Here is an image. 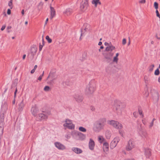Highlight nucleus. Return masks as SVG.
<instances>
[{
  "label": "nucleus",
  "instance_id": "a18cd8bd",
  "mask_svg": "<svg viewBox=\"0 0 160 160\" xmlns=\"http://www.w3.org/2000/svg\"><path fill=\"white\" fill-rule=\"evenodd\" d=\"M8 5L9 7H11V8L12 9V2H9L8 3Z\"/></svg>",
  "mask_w": 160,
  "mask_h": 160
},
{
  "label": "nucleus",
  "instance_id": "9d476101",
  "mask_svg": "<svg viewBox=\"0 0 160 160\" xmlns=\"http://www.w3.org/2000/svg\"><path fill=\"white\" fill-rule=\"evenodd\" d=\"M135 143L133 140L130 139L128 142L126 149L127 151H130L135 147Z\"/></svg>",
  "mask_w": 160,
  "mask_h": 160
},
{
  "label": "nucleus",
  "instance_id": "338daca9",
  "mask_svg": "<svg viewBox=\"0 0 160 160\" xmlns=\"http://www.w3.org/2000/svg\"><path fill=\"white\" fill-rule=\"evenodd\" d=\"M102 43L100 41L99 42L98 45L99 46L101 45Z\"/></svg>",
  "mask_w": 160,
  "mask_h": 160
},
{
  "label": "nucleus",
  "instance_id": "423d86ee",
  "mask_svg": "<svg viewBox=\"0 0 160 160\" xmlns=\"http://www.w3.org/2000/svg\"><path fill=\"white\" fill-rule=\"evenodd\" d=\"M108 123L118 129L120 130L123 128V126L121 123L114 120L108 121Z\"/></svg>",
  "mask_w": 160,
  "mask_h": 160
},
{
  "label": "nucleus",
  "instance_id": "a211bd4d",
  "mask_svg": "<svg viewBox=\"0 0 160 160\" xmlns=\"http://www.w3.org/2000/svg\"><path fill=\"white\" fill-rule=\"evenodd\" d=\"M37 51V48L35 45H33L31 47L30 52L33 55H35Z\"/></svg>",
  "mask_w": 160,
  "mask_h": 160
},
{
  "label": "nucleus",
  "instance_id": "20e7f679",
  "mask_svg": "<svg viewBox=\"0 0 160 160\" xmlns=\"http://www.w3.org/2000/svg\"><path fill=\"white\" fill-rule=\"evenodd\" d=\"M91 30L90 25L88 23H84L83 27L81 29V36L80 39H82L81 37L84 36L87 33H88Z\"/></svg>",
  "mask_w": 160,
  "mask_h": 160
},
{
  "label": "nucleus",
  "instance_id": "13d9d810",
  "mask_svg": "<svg viewBox=\"0 0 160 160\" xmlns=\"http://www.w3.org/2000/svg\"><path fill=\"white\" fill-rule=\"evenodd\" d=\"M126 43V41H122V44L123 45H124Z\"/></svg>",
  "mask_w": 160,
  "mask_h": 160
},
{
  "label": "nucleus",
  "instance_id": "dca6fc26",
  "mask_svg": "<svg viewBox=\"0 0 160 160\" xmlns=\"http://www.w3.org/2000/svg\"><path fill=\"white\" fill-rule=\"evenodd\" d=\"M95 145L94 142L92 139L90 138L88 143L89 149L91 150H93L94 149Z\"/></svg>",
  "mask_w": 160,
  "mask_h": 160
},
{
  "label": "nucleus",
  "instance_id": "4d7b16f0",
  "mask_svg": "<svg viewBox=\"0 0 160 160\" xmlns=\"http://www.w3.org/2000/svg\"><path fill=\"white\" fill-rule=\"evenodd\" d=\"M5 26H2L1 28V30L3 31L5 29Z\"/></svg>",
  "mask_w": 160,
  "mask_h": 160
},
{
  "label": "nucleus",
  "instance_id": "a878e982",
  "mask_svg": "<svg viewBox=\"0 0 160 160\" xmlns=\"http://www.w3.org/2000/svg\"><path fill=\"white\" fill-rule=\"evenodd\" d=\"M92 4L94 5L95 7H97L98 4H99V5L101 4V2L99 1V0H92Z\"/></svg>",
  "mask_w": 160,
  "mask_h": 160
},
{
  "label": "nucleus",
  "instance_id": "473e14b6",
  "mask_svg": "<svg viewBox=\"0 0 160 160\" xmlns=\"http://www.w3.org/2000/svg\"><path fill=\"white\" fill-rule=\"evenodd\" d=\"M156 96V98H154L155 99H156V100L157 101H158L159 99V94L158 92H156L155 93Z\"/></svg>",
  "mask_w": 160,
  "mask_h": 160
},
{
  "label": "nucleus",
  "instance_id": "c756f323",
  "mask_svg": "<svg viewBox=\"0 0 160 160\" xmlns=\"http://www.w3.org/2000/svg\"><path fill=\"white\" fill-rule=\"evenodd\" d=\"M144 80L145 83L147 84L148 81H149V78L147 76L145 75L144 77Z\"/></svg>",
  "mask_w": 160,
  "mask_h": 160
},
{
  "label": "nucleus",
  "instance_id": "603ef678",
  "mask_svg": "<svg viewBox=\"0 0 160 160\" xmlns=\"http://www.w3.org/2000/svg\"><path fill=\"white\" fill-rule=\"evenodd\" d=\"M46 39L47 40H52L48 36H47L46 37Z\"/></svg>",
  "mask_w": 160,
  "mask_h": 160
},
{
  "label": "nucleus",
  "instance_id": "b1692460",
  "mask_svg": "<svg viewBox=\"0 0 160 160\" xmlns=\"http://www.w3.org/2000/svg\"><path fill=\"white\" fill-rule=\"evenodd\" d=\"M73 12V10L71 8H68L64 12V13L67 15H69L71 14Z\"/></svg>",
  "mask_w": 160,
  "mask_h": 160
},
{
  "label": "nucleus",
  "instance_id": "cd10ccee",
  "mask_svg": "<svg viewBox=\"0 0 160 160\" xmlns=\"http://www.w3.org/2000/svg\"><path fill=\"white\" fill-rule=\"evenodd\" d=\"M4 125V120L0 119V128H2V130H3V127Z\"/></svg>",
  "mask_w": 160,
  "mask_h": 160
},
{
  "label": "nucleus",
  "instance_id": "f704fd0d",
  "mask_svg": "<svg viewBox=\"0 0 160 160\" xmlns=\"http://www.w3.org/2000/svg\"><path fill=\"white\" fill-rule=\"evenodd\" d=\"M0 119L4 120V113H1L0 115Z\"/></svg>",
  "mask_w": 160,
  "mask_h": 160
},
{
  "label": "nucleus",
  "instance_id": "49530a36",
  "mask_svg": "<svg viewBox=\"0 0 160 160\" xmlns=\"http://www.w3.org/2000/svg\"><path fill=\"white\" fill-rule=\"evenodd\" d=\"M18 91V89L17 88H16L15 91L14 93V98H15L16 97V93Z\"/></svg>",
  "mask_w": 160,
  "mask_h": 160
},
{
  "label": "nucleus",
  "instance_id": "412c9836",
  "mask_svg": "<svg viewBox=\"0 0 160 160\" xmlns=\"http://www.w3.org/2000/svg\"><path fill=\"white\" fill-rule=\"evenodd\" d=\"M77 136L79 139L80 140H83L85 139L86 138L85 135L80 132L78 133Z\"/></svg>",
  "mask_w": 160,
  "mask_h": 160
},
{
  "label": "nucleus",
  "instance_id": "2eb2a0df",
  "mask_svg": "<svg viewBox=\"0 0 160 160\" xmlns=\"http://www.w3.org/2000/svg\"><path fill=\"white\" fill-rule=\"evenodd\" d=\"M38 111L39 110L36 106L32 107L31 108L32 114L34 117L37 115Z\"/></svg>",
  "mask_w": 160,
  "mask_h": 160
},
{
  "label": "nucleus",
  "instance_id": "f03ea898",
  "mask_svg": "<svg viewBox=\"0 0 160 160\" xmlns=\"http://www.w3.org/2000/svg\"><path fill=\"white\" fill-rule=\"evenodd\" d=\"M96 82L94 80H91L87 86L85 92L87 94H92L96 90Z\"/></svg>",
  "mask_w": 160,
  "mask_h": 160
},
{
  "label": "nucleus",
  "instance_id": "bf43d9fd",
  "mask_svg": "<svg viewBox=\"0 0 160 160\" xmlns=\"http://www.w3.org/2000/svg\"><path fill=\"white\" fill-rule=\"evenodd\" d=\"M21 13H22V15H23L24 14V9H22L21 11Z\"/></svg>",
  "mask_w": 160,
  "mask_h": 160
},
{
  "label": "nucleus",
  "instance_id": "680f3d73",
  "mask_svg": "<svg viewBox=\"0 0 160 160\" xmlns=\"http://www.w3.org/2000/svg\"><path fill=\"white\" fill-rule=\"evenodd\" d=\"M142 122L144 124V125H145L146 124V123L145 121L144 120H142Z\"/></svg>",
  "mask_w": 160,
  "mask_h": 160
},
{
  "label": "nucleus",
  "instance_id": "3c124183",
  "mask_svg": "<svg viewBox=\"0 0 160 160\" xmlns=\"http://www.w3.org/2000/svg\"><path fill=\"white\" fill-rule=\"evenodd\" d=\"M145 0H141L139 1V2L141 3H144L145 2Z\"/></svg>",
  "mask_w": 160,
  "mask_h": 160
},
{
  "label": "nucleus",
  "instance_id": "052dcab7",
  "mask_svg": "<svg viewBox=\"0 0 160 160\" xmlns=\"http://www.w3.org/2000/svg\"><path fill=\"white\" fill-rule=\"evenodd\" d=\"M104 48L103 46H101L100 47V49L99 50V51L100 52L101 51V49H102Z\"/></svg>",
  "mask_w": 160,
  "mask_h": 160
},
{
  "label": "nucleus",
  "instance_id": "4468645a",
  "mask_svg": "<svg viewBox=\"0 0 160 160\" xmlns=\"http://www.w3.org/2000/svg\"><path fill=\"white\" fill-rule=\"evenodd\" d=\"M113 54V52H110L105 54V58L107 59L106 61L108 62H110L112 61V58Z\"/></svg>",
  "mask_w": 160,
  "mask_h": 160
},
{
  "label": "nucleus",
  "instance_id": "0eeeda50",
  "mask_svg": "<svg viewBox=\"0 0 160 160\" xmlns=\"http://www.w3.org/2000/svg\"><path fill=\"white\" fill-rule=\"evenodd\" d=\"M88 7V0H82L80 3V9L81 10L84 12L87 10Z\"/></svg>",
  "mask_w": 160,
  "mask_h": 160
},
{
  "label": "nucleus",
  "instance_id": "6e6d98bb",
  "mask_svg": "<svg viewBox=\"0 0 160 160\" xmlns=\"http://www.w3.org/2000/svg\"><path fill=\"white\" fill-rule=\"evenodd\" d=\"M42 77L40 75L39 76V77L38 78V80L41 81L42 79Z\"/></svg>",
  "mask_w": 160,
  "mask_h": 160
},
{
  "label": "nucleus",
  "instance_id": "72a5a7b5",
  "mask_svg": "<svg viewBox=\"0 0 160 160\" xmlns=\"http://www.w3.org/2000/svg\"><path fill=\"white\" fill-rule=\"evenodd\" d=\"M154 66V64H152L148 68L149 71H150V72L152 71L153 69Z\"/></svg>",
  "mask_w": 160,
  "mask_h": 160
},
{
  "label": "nucleus",
  "instance_id": "f3484780",
  "mask_svg": "<svg viewBox=\"0 0 160 160\" xmlns=\"http://www.w3.org/2000/svg\"><path fill=\"white\" fill-rule=\"evenodd\" d=\"M63 126L64 127L71 129H74L75 128V125L72 123H65L63 124Z\"/></svg>",
  "mask_w": 160,
  "mask_h": 160
},
{
  "label": "nucleus",
  "instance_id": "5fc2aeb1",
  "mask_svg": "<svg viewBox=\"0 0 160 160\" xmlns=\"http://www.w3.org/2000/svg\"><path fill=\"white\" fill-rule=\"evenodd\" d=\"M35 70H34V69H32V70L31 71V73L32 74L33 73H34V72H35Z\"/></svg>",
  "mask_w": 160,
  "mask_h": 160
},
{
  "label": "nucleus",
  "instance_id": "ddd939ff",
  "mask_svg": "<svg viewBox=\"0 0 160 160\" xmlns=\"http://www.w3.org/2000/svg\"><path fill=\"white\" fill-rule=\"evenodd\" d=\"M75 100L78 102H80L82 101L83 98L82 96L79 94H76L73 96Z\"/></svg>",
  "mask_w": 160,
  "mask_h": 160
},
{
  "label": "nucleus",
  "instance_id": "5701e85b",
  "mask_svg": "<svg viewBox=\"0 0 160 160\" xmlns=\"http://www.w3.org/2000/svg\"><path fill=\"white\" fill-rule=\"evenodd\" d=\"M24 106L25 104L24 103V99H23L21 102L18 105V109L19 110H22L24 107Z\"/></svg>",
  "mask_w": 160,
  "mask_h": 160
},
{
  "label": "nucleus",
  "instance_id": "864d4df0",
  "mask_svg": "<svg viewBox=\"0 0 160 160\" xmlns=\"http://www.w3.org/2000/svg\"><path fill=\"white\" fill-rule=\"evenodd\" d=\"M7 14L8 15L10 14L11 13V10L10 9H8L7 11Z\"/></svg>",
  "mask_w": 160,
  "mask_h": 160
},
{
  "label": "nucleus",
  "instance_id": "e2e57ef3",
  "mask_svg": "<svg viewBox=\"0 0 160 160\" xmlns=\"http://www.w3.org/2000/svg\"><path fill=\"white\" fill-rule=\"evenodd\" d=\"M26 56V55L25 54H24L23 55V57H22L23 59H25V58Z\"/></svg>",
  "mask_w": 160,
  "mask_h": 160
},
{
  "label": "nucleus",
  "instance_id": "37998d69",
  "mask_svg": "<svg viewBox=\"0 0 160 160\" xmlns=\"http://www.w3.org/2000/svg\"><path fill=\"white\" fill-rule=\"evenodd\" d=\"M119 132L120 134L121 135V136H123V131L122 130H119Z\"/></svg>",
  "mask_w": 160,
  "mask_h": 160
},
{
  "label": "nucleus",
  "instance_id": "39448f33",
  "mask_svg": "<svg viewBox=\"0 0 160 160\" xmlns=\"http://www.w3.org/2000/svg\"><path fill=\"white\" fill-rule=\"evenodd\" d=\"M56 72V70L55 69L53 68L51 70L49 75L47 78V79L49 78H51L50 80L48 82V83H52L54 80L56 79L57 76L55 74Z\"/></svg>",
  "mask_w": 160,
  "mask_h": 160
},
{
  "label": "nucleus",
  "instance_id": "c85d7f7f",
  "mask_svg": "<svg viewBox=\"0 0 160 160\" xmlns=\"http://www.w3.org/2000/svg\"><path fill=\"white\" fill-rule=\"evenodd\" d=\"M105 136L106 138L108 139H109L110 138L111 136V133L108 131H106L105 133Z\"/></svg>",
  "mask_w": 160,
  "mask_h": 160
},
{
  "label": "nucleus",
  "instance_id": "1a4fd4ad",
  "mask_svg": "<svg viewBox=\"0 0 160 160\" xmlns=\"http://www.w3.org/2000/svg\"><path fill=\"white\" fill-rule=\"evenodd\" d=\"M119 140L120 138L118 137L115 138L110 143V148L111 149H113L116 147Z\"/></svg>",
  "mask_w": 160,
  "mask_h": 160
},
{
  "label": "nucleus",
  "instance_id": "9b49d317",
  "mask_svg": "<svg viewBox=\"0 0 160 160\" xmlns=\"http://www.w3.org/2000/svg\"><path fill=\"white\" fill-rule=\"evenodd\" d=\"M138 133L140 136L143 138H146L148 136L146 131L143 129L141 128L139 129Z\"/></svg>",
  "mask_w": 160,
  "mask_h": 160
},
{
  "label": "nucleus",
  "instance_id": "7c9ffc66",
  "mask_svg": "<svg viewBox=\"0 0 160 160\" xmlns=\"http://www.w3.org/2000/svg\"><path fill=\"white\" fill-rule=\"evenodd\" d=\"M44 41H42V44H41L40 43L39 44V52H40L42 50V47L44 45Z\"/></svg>",
  "mask_w": 160,
  "mask_h": 160
},
{
  "label": "nucleus",
  "instance_id": "a19ab883",
  "mask_svg": "<svg viewBox=\"0 0 160 160\" xmlns=\"http://www.w3.org/2000/svg\"><path fill=\"white\" fill-rule=\"evenodd\" d=\"M133 115L135 118H137L138 116V113L136 112H134L133 113Z\"/></svg>",
  "mask_w": 160,
  "mask_h": 160
},
{
  "label": "nucleus",
  "instance_id": "6e6552de",
  "mask_svg": "<svg viewBox=\"0 0 160 160\" xmlns=\"http://www.w3.org/2000/svg\"><path fill=\"white\" fill-rule=\"evenodd\" d=\"M37 121H40L42 120H46L48 118V116L43 113H39L36 117Z\"/></svg>",
  "mask_w": 160,
  "mask_h": 160
},
{
  "label": "nucleus",
  "instance_id": "79ce46f5",
  "mask_svg": "<svg viewBox=\"0 0 160 160\" xmlns=\"http://www.w3.org/2000/svg\"><path fill=\"white\" fill-rule=\"evenodd\" d=\"M156 13L157 16L160 19V15L157 9L156 10Z\"/></svg>",
  "mask_w": 160,
  "mask_h": 160
},
{
  "label": "nucleus",
  "instance_id": "c03bdc74",
  "mask_svg": "<svg viewBox=\"0 0 160 160\" xmlns=\"http://www.w3.org/2000/svg\"><path fill=\"white\" fill-rule=\"evenodd\" d=\"M138 112L140 115H142V117L143 118L144 117V115L142 114V111L141 110L138 109Z\"/></svg>",
  "mask_w": 160,
  "mask_h": 160
},
{
  "label": "nucleus",
  "instance_id": "2f4dec72",
  "mask_svg": "<svg viewBox=\"0 0 160 160\" xmlns=\"http://www.w3.org/2000/svg\"><path fill=\"white\" fill-rule=\"evenodd\" d=\"M79 131L83 132H85L86 131V129L82 127H79Z\"/></svg>",
  "mask_w": 160,
  "mask_h": 160
},
{
  "label": "nucleus",
  "instance_id": "09e8293b",
  "mask_svg": "<svg viewBox=\"0 0 160 160\" xmlns=\"http://www.w3.org/2000/svg\"><path fill=\"white\" fill-rule=\"evenodd\" d=\"M149 95V93L148 91H145V96L146 97H147Z\"/></svg>",
  "mask_w": 160,
  "mask_h": 160
},
{
  "label": "nucleus",
  "instance_id": "f8f14e48",
  "mask_svg": "<svg viewBox=\"0 0 160 160\" xmlns=\"http://www.w3.org/2000/svg\"><path fill=\"white\" fill-rule=\"evenodd\" d=\"M54 145L55 147L59 150H63L66 149L65 146L59 142H55Z\"/></svg>",
  "mask_w": 160,
  "mask_h": 160
},
{
  "label": "nucleus",
  "instance_id": "393cba45",
  "mask_svg": "<svg viewBox=\"0 0 160 160\" xmlns=\"http://www.w3.org/2000/svg\"><path fill=\"white\" fill-rule=\"evenodd\" d=\"M115 48V47L114 46L112 45L109 46L106 48L105 50L107 51H112V50H114Z\"/></svg>",
  "mask_w": 160,
  "mask_h": 160
},
{
  "label": "nucleus",
  "instance_id": "69168bd1",
  "mask_svg": "<svg viewBox=\"0 0 160 160\" xmlns=\"http://www.w3.org/2000/svg\"><path fill=\"white\" fill-rule=\"evenodd\" d=\"M11 28H12L11 27V26H9L7 27V28L8 29H10Z\"/></svg>",
  "mask_w": 160,
  "mask_h": 160
},
{
  "label": "nucleus",
  "instance_id": "bb28decb",
  "mask_svg": "<svg viewBox=\"0 0 160 160\" xmlns=\"http://www.w3.org/2000/svg\"><path fill=\"white\" fill-rule=\"evenodd\" d=\"M98 141L101 143H102L105 140L104 138L102 136H98Z\"/></svg>",
  "mask_w": 160,
  "mask_h": 160
},
{
  "label": "nucleus",
  "instance_id": "de8ad7c7",
  "mask_svg": "<svg viewBox=\"0 0 160 160\" xmlns=\"http://www.w3.org/2000/svg\"><path fill=\"white\" fill-rule=\"evenodd\" d=\"M90 109L92 111H94L95 110V108L94 106H91L90 107Z\"/></svg>",
  "mask_w": 160,
  "mask_h": 160
},
{
  "label": "nucleus",
  "instance_id": "c9c22d12",
  "mask_svg": "<svg viewBox=\"0 0 160 160\" xmlns=\"http://www.w3.org/2000/svg\"><path fill=\"white\" fill-rule=\"evenodd\" d=\"M160 72L158 68H157L155 71L154 74L155 75H158L159 74Z\"/></svg>",
  "mask_w": 160,
  "mask_h": 160
},
{
  "label": "nucleus",
  "instance_id": "e433bc0d",
  "mask_svg": "<svg viewBox=\"0 0 160 160\" xmlns=\"http://www.w3.org/2000/svg\"><path fill=\"white\" fill-rule=\"evenodd\" d=\"M50 89V87L48 86H46L44 88V90L45 91H48Z\"/></svg>",
  "mask_w": 160,
  "mask_h": 160
},
{
  "label": "nucleus",
  "instance_id": "774afa93",
  "mask_svg": "<svg viewBox=\"0 0 160 160\" xmlns=\"http://www.w3.org/2000/svg\"><path fill=\"white\" fill-rule=\"evenodd\" d=\"M158 82L160 83V76L158 78Z\"/></svg>",
  "mask_w": 160,
  "mask_h": 160
},
{
  "label": "nucleus",
  "instance_id": "0e129e2a",
  "mask_svg": "<svg viewBox=\"0 0 160 160\" xmlns=\"http://www.w3.org/2000/svg\"><path fill=\"white\" fill-rule=\"evenodd\" d=\"M37 68V65H35L34 67V70H36V68Z\"/></svg>",
  "mask_w": 160,
  "mask_h": 160
},
{
  "label": "nucleus",
  "instance_id": "58836bf2",
  "mask_svg": "<svg viewBox=\"0 0 160 160\" xmlns=\"http://www.w3.org/2000/svg\"><path fill=\"white\" fill-rule=\"evenodd\" d=\"M154 7L155 8L157 9L158 8V4L156 2H155L154 3Z\"/></svg>",
  "mask_w": 160,
  "mask_h": 160
},
{
  "label": "nucleus",
  "instance_id": "4be33fe9",
  "mask_svg": "<svg viewBox=\"0 0 160 160\" xmlns=\"http://www.w3.org/2000/svg\"><path fill=\"white\" fill-rule=\"evenodd\" d=\"M109 149V144L108 142H104L103 145V149L104 152L108 151Z\"/></svg>",
  "mask_w": 160,
  "mask_h": 160
},
{
  "label": "nucleus",
  "instance_id": "aec40b11",
  "mask_svg": "<svg viewBox=\"0 0 160 160\" xmlns=\"http://www.w3.org/2000/svg\"><path fill=\"white\" fill-rule=\"evenodd\" d=\"M50 18L52 19L55 15V11L54 8L51 6L50 7Z\"/></svg>",
  "mask_w": 160,
  "mask_h": 160
},
{
  "label": "nucleus",
  "instance_id": "ea45409f",
  "mask_svg": "<svg viewBox=\"0 0 160 160\" xmlns=\"http://www.w3.org/2000/svg\"><path fill=\"white\" fill-rule=\"evenodd\" d=\"M118 58L117 57H116L115 56L113 58V62H116L117 63L118 62Z\"/></svg>",
  "mask_w": 160,
  "mask_h": 160
},
{
  "label": "nucleus",
  "instance_id": "8fccbe9b",
  "mask_svg": "<svg viewBox=\"0 0 160 160\" xmlns=\"http://www.w3.org/2000/svg\"><path fill=\"white\" fill-rule=\"evenodd\" d=\"M153 123L154 122H151L150 123V125L149 126L150 128H151L152 127V126H153Z\"/></svg>",
  "mask_w": 160,
  "mask_h": 160
},
{
  "label": "nucleus",
  "instance_id": "f257e3e1",
  "mask_svg": "<svg viewBox=\"0 0 160 160\" xmlns=\"http://www.w3.org/2000/svg\"><path fill=\"white\" fill-rule=\"evenodd\" d=\"M106 122L105 118H101L96 121L93 124V130L95 132H99L103 129Z\"/></svg>",
  "mask_w": 160,
  "mask_h": 160
},
{
  "label": "nucleus",
  "instance_id": "4c0bfd02",
  "mask_svg": "<svg viewBox=\"0 0 160 160\" xmlns=\"http://www.w3.org/2000/svg\"><path fill=\"white\" fill-rule=\"evenodd\" d=\"M65 123H72V121L68 119H66L65 121Z\"/></svg>",
  "mask_w": 160,
  "mask_h": 160
},
{
  "label": "nucleus",
  "instance_id": "7ed1b4c3",
  "mask_svg": "<svg viewBox=\"0 0 160 160\" xmlns=\"http://www.w3.org/2000/svg\"><path fill=\"white\" fill-rule=\"evenodd\" d=\"M126 105L124 103L121 102L120 101L116 100L114 101L113 108L115 109L117 112L121 114L122 111L125 108Z\"/></svg>",
  "mask_w": 160,
  "mask_h": 160
},
{
  "label": "nucleus",
  "instance_id": "6ab92c4d",
  "mask_svg": "<svg viewBox=\"0 0 160 160\" xmlns=\"http://www.w3.org/2000/svg\"><path fill=\"white\" fill-rule=\"evenodd\" d=\"M72 150L75 153L78 154L82 153V150L78 148H72Z\"/></svg>",
  "mask_w": 160,
  "mask_h": 160
}]
</instances>
